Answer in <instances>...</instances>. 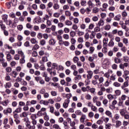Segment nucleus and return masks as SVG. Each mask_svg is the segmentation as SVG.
Masks as SVG:
<instances>
[{"mask_svg": "<svg viewBox=\"0 0 129 129\" xmlns=\"http://www.w3.org/2000/svg\"><path fill=\"white\" fill-rule=\"evenodd\" d=\"M9 41H10L11 43H14V42H15V38L14 37H11L9 38Z\"/></svg>", "mask_w": 129, "mask_h": 129, "instance_id": "a18cd8bd", "label": "nucleus"}, {"mask_svg": "<svg viewBox=\"0 0 129 129\" xmlns=\"http://www.w3.org/2000/svg\"><path fill=\"white\" fill-rule=\"evenodd\" d=\"M70 103V100H65L64 102L63 103V107L64 108H67V107H68V105H69Z\"/></svg>", "mask_w": 129, "mask_h": 129, "instance_id": "20e7f679", "label": "nucleus"}, {"mask_svg": "<svg viewBox=\"0 0 129 129\" xmlns=\"http://www.w3.org/2000/svg\"><path fill=\"white\" fill-rule=\"evenodd\" d=\"M80 4L82 7H85L86 6V4H87V2L85 0H82Z\"/></svg>", "mask_w": 129, "mask_h": 129, "instance_id": "a211bd4d", "label": "nucleus"}, {"mask_svg": "<svg viewBox=\"0 0 129 129\" xmlns=\"http://www.w3.org/2000/svg\"><path fill=\"white\" fill-rule=\"evenodd\" d=\"M26 28H27V29H32L33 28V25H31L30 23H27L26 24Z\"/></svg>", "mask_w": 129, "mask_h": 129, "instance_id": "de8ad7c7", "label": "nucleus"}, {"mask_svg": "<svg viewBox=\"0 0 129 129\" xmlns=\"http://www.w3.org/2000/svg\"><path fill=\"white\" fill-rule=\"evenodd\" d=\"M87 73L88 75H87V78L88 80H89V79H91V78H92V76L93 75V72H92V71H88Z\"/></svg>", "mask_w": 129, "mask_h": 129, "instance_id": "f257e3e1", "label": "nucleus"}, {"mask_svg": "<svg viewBox=\"0 0 129 129\" xmlns=\"http://www.w3.org/2000/svg\"><path fill=\"white\" fill-rule=\"evenodd\" d=\"M65 15L67 17H70L71 16V13L69 11H66Z\"/></svg>", "mask_w": 129, "mask_h": 129, "instance_id": "49530a36", "label": "nucleus"}, {"mask_svg": "<svg viewBox=\"0 0 129 129\" xmlns=\"http://www.w3.org/2000/svg\"><path fill=\"white\" fill-rule=\"evenodd\" d=\"M99 12V9L97 7H95L93 9V12L94 14H96V13H98Z\"/></svg>", "mask_w": 129, "mask_h": 129, "instance_id": "b1692460", "label": "nucleus"}, {"mask_svg": "<svg viewBox=\"0 0 129 129\" xmlns=\"http://www.w3.org/2000/svg\"><path fill=\"white\" fill-rule=\"evenodd\" d=\"M59 8H60V6H59V5L57 4H54L53 9H54L55 10H58Z\"/></svg>", "mask_w": 129, "mask_h": 129, "instance_id": "e433bc0d", "label": "nucleus"}, {"mask_svg": "<svg viewBox=\"0 0 129 129\" xmlns=\"http://www.w3.org/2000/svg\"><path fill=\"white\" fill-rule=\"evenodd\" d=\"M4 87L7 89L8 88H11L12 87V83L11 82H7L4 85Z\"/></svg>", "mask_w": 129, "mask_h": 129, "instance_id": "423d86ee", "label": "nucleus"}, {"mask_svg": "<svg viewBox=\"0 0 129 129\" xmlns=\"http://www.w3.org/2000/svg\"><path fill=\"white\" fill-rule=\"evenodd\" d=\"M101 17L102 19H104V18H106V14L102 13L100 14Z\"/></svg>", "mask_w": 129, "mask_h": 129, "instance_id": "4d7b16f0", "label": "nucleus"}, {"mask_svg": "<svg viewBox=\"0 0 129 129\" xmlns=\"http://www.w3.org/2000/svg\"><path fill=\"white\" fill-rule=\"evenodd\" d=\"M108 45L109 47H113V46H114V42H113V40L111 39Z\"/></svg>", "mask_w": 129, "mask_h": 129, "instance_id": "6ab92c4d", "label": "nucleus"}, {"mask_svg": "<svg viewBox=\"0 0 129 129\" xmlns=\"http://www.w3.org/2000/svg\"><path fill=\"white\" fill-rule=\"evenodd\" d=\"M121 125V121L119 120H117L116 121V127H119Z\"/></svg>", "mask_w": 129, "mask_h": 129, "instance_id": "aec40b11", "label": "nucleus"}, {"mask_svg": "<svg viewBox=\"0 0 129 129\" xmlns=\"http://www.w3.org/2000/svg\"><path fill=\"white\" fill-rule=\"evenodd\" d=\"M75 113L77 115H82V114H83L82 112H81L80 110H77L76 111Z\"/></svg>", "mask_w": 129, "mask_h": 129, "instance_id": "cd10ccee", "label": "nucleus"}, {"mask_svg": "<svg viewBox=\"0 0 129 129\" xmlns=\"http://www.w3.org/2000/svg\"><path fill=\"white\" fill-rule=\"evenodd\" d=\"M2 20L4 21V23L6 24V25H8V15L4 14L2 16Z\"/></svg>", "mask_w": 129, "mask_h": 129, "instance_id": "f03ea898", "label": "nucleus"}, {"mask_svg": "<svg viewBox=\"0 0 129 129\" xmlns=\"http://www.w3.org/2000/svg\"><path fill=\"white\" fill-rule=\"evenodd\" d=\"M123 61L124 62H127L129 60L128 57H127V56H124L123 57Z\"/></svg>", "mask_w": 129, "mask_h": 129, "instance_id": "8fccbe9b", "label": "nucleus"}, {"mask_svg": "<svg viewBox=\"0 0 129 129\" xmlns=\"http://www.w3.org/2000/svg\"><path fill=\"white\" fill-rule=\"evenodd\" d=\"M17 39H18V41H21L23 40V37L22 35H18Z\"/></svg>", "mask_w": 129, "mask_h": 129, "instance_id": "052dcab7", "label": "nucleus"}, {"mask_svg": "<svg viewBox=\"0 0 129 129\" xmlns=\"http://www.w3.org/2000/svg\"><path fill=\"white\" fill-rule=\"evenodd\" d=\"M12 111H13L12 108H7V109H5L3 111V112L4 114L8 115V113H12Z\"/></svg>", "mask_w": 129, "mask_h": 129, "instance_id": "7ed1b4c3", "label": "nucleus"}, {"mask_svg": "<svg viewBox=\"0 0 129 129\" xmlns=\"http://www.w3.org/2000/svg\"><path fill=\"white\" fill-rule=\"evenodd\" d=\"M113 85L115 87H119V86H120V84L117 82H116L113 84Z\"/></svg>", "mask_w": 129, "mask_h": 129, "instance_id": "72a5a7b5", "label": "nucleus"}, {"mask_svg": "<svg viewBox=\"0 0 129 129\" xmlns=\"http://www.w3.org/2000/svg\"><path fill=\"white\" fill-rule=\"evenodd\" d=\"M66 97L67 98V99H66V100H70V98L71 97H72V94L71 93L67 94L66 95Z\"/></svg>", "mask_w": 129, "mask_h": 129, "instance_id": "393cba45", "label": "nucleus"}, {"mask_svg": "<svg viewBox=\"0 0 129 129\" xmlns=\"http://www.w3.org/2000/svg\"><path fill=\"white\" fill-rule=\"evenodd\" d=\"M70 35L71 36V37H75V36L76 35V32H75V31H72L70 33Z\"/></svg>", "mask_w": 129, "mask_h": 129, "instance_id": "a878e982", "label": "nucleus"}, {"mask_svg": "<svg viewBox=\"0 0 129 129\" xmlns=\"http://www.w3.org/2000/svg\"><path fill=\"white\" fill-rule=\"evenodd\" d=\"M105 114H106V115H108V116H109V117H112V114L111 113V111H106Z\"/></svg>", "mask_w": 129, "mask_h": 129, "instance_id": "412c9836", "label": "nucleus"}, {"mask_svg": "<svg viewBox=\"0 0 129 129\" xmlns=\"http://www.w3.org/2000/svg\"><path fill=\"white\" fill-rule=\"evenodd\" d=\"M37 115L38 116H42L43 115V112H41V110L38 111L37 112Z\"/></svg>", "mask_w": 129, "mask_h": 129, "instance_id": "338daca9", "label": "nucleus"}, {"mask_svg": "<svg viewBox=\"0 0 129 129\" xmlns=\"http://www.w3.org/2000/svg\"><path fill=\"white\" fill-rule=\"evenodd\" d=\"M49 45H55L56 44V40L54 39H51L49 41Z\"/></svg>", "mask_w": 129, "mask_h": 129, "instance_id": "f8f14e48", "label": "nucleus"}, {"mask_svg": "<svg viewBox=\"0 0 129 129\" xmlns=\"http://www.w3.org/2000/svg\"><path fill=\"white\" fill-rule=\"evenodd\" d=\"M108 4L110 6H113L114 5V1H113V0H109L108 1Z\"/></svg>", "mask_w": 129, "mask_h": 129, "instance_id": "3c124183", "label": "nucleus"}, {"mask_svg": "<svg viewBox=\"0 0 129 129\" xmlns=\"http://www.w3.org/2000/svg\"><path fill=\"white\" fill-rule=\"evenodd\" d=\"M41 78H42V77H35V80H36L37 81V82H39H39L40 81Z\"/></svg>", "mask_w": 129, "mask_h": 129, "instance_id": "09e8293b", "label": "nucleus"}, {"mask_svg": "<svg viewBox=\"0 0 129 129\" xmlns=\"http://www.w3.org/2000/svg\"><path fill=\"white\" fill-rule=\"evenodd\" d=\"M46 44V40H45L44 39H42L40 40V45H41V46H44V45Z\"/></svg>", "mask_w": 129, "mask_h": 129, "instance_id": "4c0bfd02", "label": "nucleus"}, {"mask_svg": "<svg viewBox=\"0 0 129 129\" xmlns=\"http://www.w3.org/2000/svg\"><path fill=\"white\" fill-rule=\"evenodd\" d=\"M31 118L32 120L36 119V118H37V115L35 114H32L31 116Z\"/></svg>", "mask_w": 129, "mask_h": 129, "instance_id": "58836bf2", "label": "nucleus"}, {"mask_svg": "<svg viewBox=\"0 0 129 129\" xmlns=\"http://www.w3.org/2000/svg\"><path fill=\"white\" fill-rule=\"evenodd\" d=\"M86 118V115L84 114H82V116L80 118V121L82 123H84Z\"/></svg>", "mask_w": 129, "mask_h": 129, "instance_id": "39448f33", "label": "nucleus"}, {"mask_svg": "<svg viewBox=\"0 0 129 129\" xmlns=\"http://www.w3.org/2000/svg\"><path fill=\"white\" fill-rule=\"evenodd\" d=\"M42 62H47L48 61V57L47 56H43L42 58Z\"/></svg>", "mask_w": 129, "mask_h": 129, "instance_id": "ea45409f", "label": "nucleus"}, {"mask_svg": "<svg viewBox=\"0 0 129 129\" xmlns=\"http://www.w3.org/2000/svg\"><path fill=\"white\" fill-rule=\"evenodd\" d=\"M76 76V77H75V80H80V79H81V75H79Z\"/></svg>", "mask_w": 129, "mask_h": 129, "instance_id": "a19ab883", "label": "nucleus"}, {"mask_svg": "<svg viewBox=\"0 0 129 129\" xmlns=\"http://www.w3.org/2000/svg\"><path fill=\"white\" fill-rule=\"evenodd\" d=\"M26 126L29 129H35V125L31 126V124H30L29 123H26Z\"/></svg>", "mask_w": 129, "mask_h": 129, "instance_id": "9b49d317", "label": "nucleus"}, {"mask_svg": "<svg viewBox=\"0 0 129 129\" xmlns=\"http://www.w3.org/2000/svg\"><path fill=\"white\" fill-rule=\"evenodd\" d=\"M46 12L48 13V14L49 15V16H52V9H50V8L47 7L46 8Z\"/></svg>", "mask_w": 129, "mask_h": 129, "instance_id": "4468645a", "label": "nucleus"}, {"mask_svg": "<svg viewBox=\"0 0 129 129\" xmlns=\"http://www.w3.org/2000/svg\"><path fill=\"white\" fill-rule=\"evenodd\" d=\"M63 39H65V40H68L69 39V35L68 34H64L63 35Z\"/></svg>", "mask_w": 129, "mask_h": 129, "instance_id": "603ef678", "label": "nucleus"}, {"mask_svg": "<svg viewBox=\"0 0 129 129\" xmlns=\"http://www.w3.org/2000/svg\"><path fill=\"white\" fill-rule=\"evenodd\" d=\"M94 47L91 46L90 47V52L89 53V54H93V52H94Z\"/></svg>", "mask_w": 129, "mask_h": 129, "instance_id": "bb28decb", "label": "nucleus"}, {"mask_svg": "<svg viewBox=\"0 0 129 129\" xmlns=\"http://www.w3.org/2000/svg\"><path fill=\"white\" fill-rule=\"evenodd\" d=\"M116 75L117 76L120 77L121 76V75H122V73L121 72V71H118L116 72Z\"/></svg>", "mask_w": 129, "mask_h": 129, "instance_id": "13d9d810", "label": "nucleus"}, {"mask_svg": "<svg viewBox=\"0 0 129 129\" xmlns=\"http://www.w3.org/2000/svg\"><path fill=\"white\" fill-rule=\"evenodd\" d=\"M101 37H102L101 33H98L97 34L96 37L97 39H101Z\"/></svg>", "mask_w": 129, "mask_h": 129, "instance_id": "69168bd1", "label": "nucleus"}, {"mask_svg": "<svg viewBox=\"0 0 129 129\" xmlns=\"http://www.w3.org/2000/svg\"><path fill=\"white\" fill-rule=\"evenodd\" d=\"M14 112H16L17 113H20V112H22V108H21V107L19 106L18 108L15 109Z\"/></svg>", "mask_w": 129, "mask_h": 129, "instance_id": "f3484780", "label": "nucleus"}, {"mask_svg": "<svg viewBox=\"0 0 129 129\" xmlns=\"http://www.w3.org/2000/svg\"><path fill=\"white\" fill-rule=\"evenodd\" d=\"M34 21H35V23H36L37 24H40V23H41V17H38L35 18L34 19Z\"/></svg>", "mask_w": 129, "mask_h": 129, "instance_id": "6e6552de", "label": "nucleus"}, {"mask_svg": "<svg viewBox=\"0 0 129 129\" xmlns=\"http://www.w3.org/2000/svg\"><path fill=\"white\" fill-rule=\"evenodd\" d=\"M72 29H73V30H75V31H76V30H77V29H78V27L77 26V25H76V24H74V25H73Z\"/></svg>", "mask_w": 129, "mask_h": 129, "instance_id": "0e129e2a", "label": "nucleus"}, {"mask_svg": "<svg viewBox=\"0 0 129 129\" xmlns=\"http://www.w3.org/2000/svg\"><path fill=\"white\" fill-rule=\"evenodd\" d=\"M7 61H11L12 60V55L10 53H8L7 55Z\"/></svg>", "mask_w": 129, "mask_h": 129, "instance_id": "c756f323", "label": "nucleus"}, {"mask_svg": "<svg viewBox=\"0 0 129 129\" xmlns=\"http://www.w3.org/2000/svg\"><path fill=\"white\" fill-rule=\"evenodd\" d=\"M25 56L22 57V58L20 59V64H24L26 62L25 60Z\"/></svg>", "mask_w": 129, "mask_h": 129, "instance_id": "2eb2a0df", "label": "nucleus"}, {"mask_svg": "<svg viewBox=\"0 0 129 129\" xmlns=\"http://www.w3.org/2000/svg\"><path fill=\"white\" fill-rule=\"evenodd\" d=\"M24 34L25 35V36H29L30 34H31V32L29 30H25Z\"/></svg>", "mask_w": 129, "mask_h": 129, "instance_id": "f704fd0d", "label": "nucleus"}, {"mask_svg": "<svg viewBox=\"0 0 129 129\" xmlns=\"http://www.w3.org/2000/svg\"><path fill=\"white\" fill-rule=\"evenodd\" d=\"M20 82L22 85H24V86H27V85H28V83L26 81H21Z\"/></svg>", "mask_w": 129, "mask_h": 129, "instance_id": "c9c22d12", "label": "nucleus"}, {"mask_svg": "<svg viewBox=\"0 0 129 129\" xmlns=\"http://www.w3.org/2000/svg\"><path fill=\"white\" fill-rule=\"evenodd\" d=\"M111 125V124H110V123L105 124V128L106 129H110Z\"/></svg>", "mask_w": 129, "mask_h": 129, "instance_id": "e2e57ef3", "label": "nucleus"}, {"mask_svg": "<svg viewBox=\"0 0 129 129\" xmlns=\"http://www.w3.org/2000/svg\"><path fill=\"white\" fill-rule=\"evenodd\" d=\"M52 69H56V70H58V64H57L56 63H53L52 64Z\"/></svg>", "mask_w": 129, "mask_h": 129, "instance_id": "9d476101", "label": "nucleus"}, {"mask_svg": "<svg viewBox=\"0 0 129 129\" xmlns=\"http://www.w3.org/2000/svg\"><path fill=\"white\" fill-rule=\"evenodd\" d=\"M30 41H31V43H32V44H36V43L37 44H38V41H37L36 40V39H35V38H31Z\"/></svg>", "mask_w": 129, "mask_h": 129, "instance_id": "2f4dec72", "label": "nucleus"}, {"mask_svg": "<svg viewBox=\"0 0 129 129\" xmlns=\"http://www.w3.org/2000/svg\"><path fill=\"white\" fill-rule=\"evenodd\" d=\"M45 92H46V90H45V89H41L39 91V93H40V94H44Z\"/></svg>", "mask_w": 129, "mask_h": 129, "instance_id": "5fc2aeb1", "label": "nucleus"}, {"mask_svg": "<svg viewBox=\"0 0 129 129\" xmlns=\"http://www.w3.org/2000/svg\"><path fill=\"white\" fill-rule=\"evenodd\" d=\"M88 61H89V62H93V61H94V57L89 56Z\"/></svg>", "mask_w": 129, "mask_h": 129, "instance_id": "864d4df0", "label": "nucleus"}, {"mask_svg": "<svg viewBox=\"0 0 129 129\" xmlns=\"http://www.w3.org/2000/svg\"><path fill=\"white\" fill-rule=\"evenodd\" d=\"M6 71H7V72H8V73H10V72H12V68H11V67H7L6 68Z\"/></svg>", "mask_w": 129, "mask_h": 129, "instance_id": "6e6d98bb", "label": "nucleus"}, {"mask_svg": "<svg viewBox=\"0 0 129 129\" xmlns=\"http://www.w3.org/2000/svg\"><path fill=\"white\" fill-rule=\"evenodd\" d=\"M65 19L66 17L64 16H61L60 18H59V21L60 22H64V21H65Z\"/></svg>", "mask_w": 129, "mask_h": 129, "instance_id": "c03bdc74", "label": "nucleus"}, {"mask_svg": "<svg viewBox=\"0 0 129 129\" xmlns=\"http://www.w3.org/2000/svg\"><path fill=\"white\" fill-rule=\"evenodd\" d=\"M13 116L14 117V118H15V119H18V117H19V115L18 114V113H17V112L14 111L13 112Z\"/></svg>", "mask_w": 129, "mask_h": 129, "instance_id": "473e14b6", "label": "nucleus"}, {"mask_svg": "<svg viewBox=\"0 0 129 129\" xmlns=\"http://www.w3.org/2000/svg\"><path fill=\"white\" fill-rule=\"evenodd\" d=\"M95 32H99L100 31V28L99 27H96L94 28Z\"/></svg>", "mask_w": 129, "mask_h": 129, "instance_id": "774afa93", "label": "nucleus"}, {"mask_svg": "<svg viewBox=\"0 0 129 129\" xmlns=\"http://www.w3.org/2000/svg\"><path fill=\"white\" fill-rule=\"evenodd\" d=\"M111 28V27L110 26V25H109V24L106 25L105 26V31H109Z\"/></svg>", "mask_w": 129, "mask_h": 129, "instance_id": "4be33fe9", "label": "nucleus"}, {"mask_svg": "<svg viewBox=\"0 0 129 129\" xmlns=\"http://www.w3.org/2000/svg\"><path fill=\"white\" fill-rule=\"evenodd\" d=\"M92 20L94 22H97L98 21V17L97 16H94L92 18Z\"/></svg>", "mask_w": 129, "mask_h": 129, "instance_id": "680f3d73", "label": "nucleus"}, {"mask_svg": "<svg viewBox=\"0 0 129 129\" xmlns=\"http://www.w3.org/2000/svg\"><path fill=\"white\" fill-rule=\"evenodd\" d=\"M53 127L54 128H55V129H61V128L60 127V126H59V125L57 124H54L53 125Z\"/></svg>", "mask_w": 129, "mask_h": 129, "instance_id": "bf43d9fd", "label": "nucleus"}, {"mask_svg": "<svg viewBox=\"0 0 129 129\" xmlns=\"http://www.w3.org/2000/svg\"><path fill=\"white\" fill-rule=\"evenodd\" d=\"M98 27H103V26H104V21L101 19L98 23Z\"/></svg>", "mask_w": 129, "mask_h": 129, "instance_id": "0eeeda50", "label": "nucleus"}, {"mask_svg": "<svg viewBox=\"0 0 129 129\" xmlns=\"http://www.w3.org/2000/svg\"><path fill=\"white\" fill-rule=\"evenodd\" d=\"M91 109L93 110V111H96V110H97V107L93 105H92Z\"/></svg>", "mask_w": 129, "mask_h": 129, "instance_id": "37998d69", "label": "nucleus"}, {"mask_svg": "<svg viewBox=\"0 0 129 129\" xmlns=\"http://www.w3.org/2000/svg\"><path fill=\"white\" fill-rule=\"evenodd\" d=\"M114 61L115 63H116V64H119L121 63V60L120 59V58H118L117 57H115Z\"/></svg>", "mask_w": 129, "mask_h": 129, "instance_id": "1a4fd4ad", "label": "nucleus"}, {"mask_svg": "<svg viewBox=\"0 0 129 129\" xmlns=\"http://www.w3.org/2000/svg\"><path fill=\"white\" fill-rule=\"evenodd\" d=\"M9 104V101L6 100V101H3L2 103V104L4 105V106H7L8 104Z\"/></svg>", "mask_w": 129, "mask_h": 129, "instance_id": "c85d7f7f", "label": "nucleus"}, {"mask_svg": "<svg viewBox=\"0 0 129 129\" xmlns=\"http://www.w3.org/2000/svg\"><path fill=\"white\" fill-rule=\"evenodd\" d=\"M73 61H74V63H77L78 62V61H79V58H78V57H77V56H75L73 58Z\"/></svg>", "mask_w": 129, "mask_h": 129, "instance_id": "7c9ffc66", "label": "nucleus"}, {"mask_svg": "<svg viewBox=\"0 0 129 129\" xmlns=\"http://www.w3.org/2000/svg\"><path fill=\"white\" fill-rule=\"evenodd\" d=\"M65 25H66V26H72V22L70 21L69 20H67L65 21Z\"/></svg>", "mask_w": 129, "mask_h": 129, "instance_id": "ddd939ff", "label": "nucleus"}, {"mask_svg": "<svg viewBox=\"0 0 129 129\" xmlns=\"http://www.w3.org/2000/svg\"><path fill=\"white\" fill-rule=\"evenodd\" d=\"M40 9H41V10H44L45 9H46V5H45V4H41L40 5Z\"/></svg>", "mask_w": 129, "mask_h": 129, "instance_id": "79ce46f5", "label": "nucleus"}, {"mask_svg": "<svg viewBox=\"0 0 129 129\" xmlns=\"http://www.w3.org/2000/svg\"><path fill=\"white\" fill-rule=\"evenodd\" d=\"M121 16L120 15H116L114 18V20L115 21H120V18H121Z\"/></svg>", "mask_w": 129, "mask_h": 129, "instance_id": "dca6fc26", "label": "nucleus"}, {"mask_svg": "<svg viewBox=\"0 0 129 129\" xmlns=\"http://www.w3.org/2000/svg\"><path fill=\"white\" fill-rule=\"evenodd\" d=\"M20 117H27V116H28V113H27V112H23L22 115H20Z\"/></svg>", "mask_w": 129, "mask_h": 129, "instance_id": "5701e85b", "label": "nucleus"}]
</instances>
